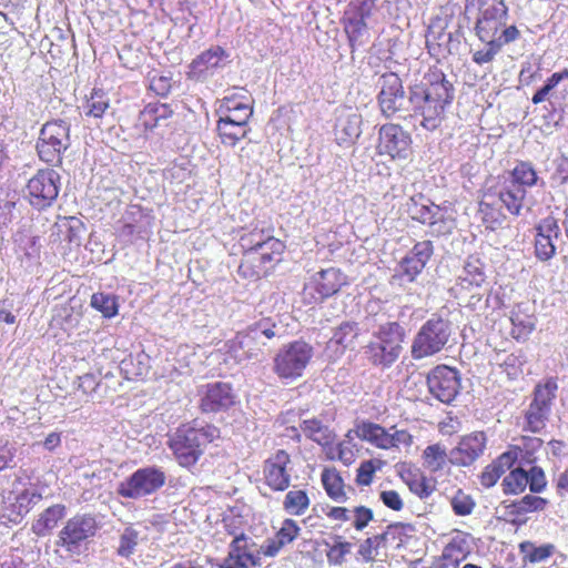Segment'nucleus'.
<instances>
[{"mask_svg": "<svg viewBox=\"0 0 568 568\" xmlns=\"http://www.w3.org/2000/svg\"><path fill=\"white\" fill-rule=\"evenodd\" d=\"M527 479L529 480L528 487L531 493H541L547 485L546 476L542 468L538 466H531L526 470Z\"/></svg>", "mask_w": 568, "mask_h": 568, "instance_id": "58", "label": "nucleus"}, {"mask_svg": "<svg viewBox=\"0 0 568 568\" xmlns=\"http://www.w3.org/2000/svg\"><path fill=\"white\" fill-rule=\"evenodd\" d=\"M463 288L480 287L486 281L484 263L479 257L470 255L466 260L463 271L458 276Z\"/></svg>", "mask_w": 568, "mask_h": 568, "instance_id": "30", "label": "nucleus"}, {"mask_svg": "<svg viewBox=\"0 0 568 568\" xmlns=\"http://www.w3.org/2000/svg\"><path fill=\"white\" fill-rule=\"evenodd\" d=\"M465 559L460 547L449 544L443 550L442 556L435 560L430 568H457Z\"/></svg>", "mask_w": 568, "mask_h": 568, "instance_id": "45", "label": "nucleus"}, {"mask_svg": "<svg viewBox=\"0 0 568 568\" xmlns=\"http://www.w3.org/2000/svg\"><path fill=\"white\" fill-rule=\"evenodd\" d=\"M71 145L70 123L58 119L45 122L37 140L39 159L50 165L62 163L63 154Z\"/></svg>", "mask_w": 568, "mask_h": 568, "instance_id": "7", "label": "nucleus"}, {"mask_svg": "<svg viewBox=\"0 0 568 568\" xmlns=\"http://www.w3.org/2000/svg\"><path fill=\"white\" fill-rule=\"evenodd\" d=\"M479 213L486 227L493 231L501 226L505 221V215L496 207L495 203L481 201L479 203Z\"/></svg>", "mask_w": 568, "mask_h": 568, "instance_id": "46", "label": "nucleus"}, {"mask_svg": "<svg viewBox=\"0 0 568 568\" xmlns=\"http://www.w3.org/2000/svg\"><path fill=\"white\" fill-rule=\"evenodd\" d=\"M216 131L223 145L234 148L239 141L246 138L250 126L234 120L219 119Z\"/></svg>", "mask_w": 568, "mask_h": 568, "instance_id": "31", "label": "nucleus"}, {"mask_svg": "<svg viewBox=\"0 0 568 568\" xmlns=\"http://www.w3.org/2000/svg\"><path fill=\"white\" fill-rule=\"evenodd\" d=\"M527 191L505 178L498 191V201L514 215H519Z\"/></svg>", "mask_w": 568, "mask_h": 568, "instance_id": "29", "label": "nucleus"}, {"mask_svg": "<svg viewBox=\"0 0 568 568\" xmlns=\"http://www.w3.org/2000/svg\"><path fill=\"white\" fill-rule=\"evenodd\" d=\"M335 539L336 542L329 547L326 557L331 565L341 566L345 561V556L351 552L353 545L349 541H341V536H335Z\"/></svg>", "mask_w": 568, "mask_h": 568, "instance_id": "53", "label": "nucleus"}, {"mask_svg": "<svg viewBox=\"0 0 568 568\" xmlns=\"http://www.w3.org/2000/svg\"><path fill=\"white\" fill-rule=\"evenodd\" d=\"M536 256L541 261H548L556 252L552 240L545 237L542 234H536L535 239Z\"/></svg>", "mask_w": 568, "mask_h": 568, "instance_id": "60", "label": "nucleus"}, {"mask_svg": "<svg viewBox=\"0 0 568 568\" xmlns=\"http://www.w3.org/2000/svg\"><path fill=\"white\" fill-rule=\"evenodd\" d=\"M429 394L438 402L452 404L462 388L460 374L456 368L447 365H437L426 376Z\"/></svg>", "mask_w": 568, "mask_h": 568, "instance_id": "14", "label": "nucleus"}, {"mask_svg": "<svg viewBox=\"0 0 568 568\" xmlns=\"http://www.w3.org/2000/svg\"><path fill=\"white\" fill-rule=\"evenodd\" d=\"M434 245L432 241L417 242L413 248L400 260L394 278L400 283H413L423 272L432 255Z\"/></svg>", "mask_w": 568, "mask_h": 568, "instance_id": "18", "label": "nucleus"}, {"mask_svg": "<svg viewBox=\"0 0 568 568\" xmlns=\"http://www.w3.org/2000/svg\"><path fill=\"white\" fill-rule=\"evenodd\" d=\"M314 355L312 345L304 341H294L284 345L274 357L273 372L281 379L300 378Z\"/></svg>", "mask_w": 568, "mask_h": 568, "instance_id": "9", "label": "nucleus"}, {"mask_svg": "<svg viewBox=\"0 0 568 568\" xmlns=\"http://www.w3.org/2000/svg\"><path fill=\"white\" fill-rule=\"evenodd\" d=\"M220 437V429L211 424L204 426L183 425L179 427L168 440L179 465L194 466L204 453L205 447Z\"/></svg>", "mask_w": 568, "mask_h": 568, "instance_id": "5", "label": "nucleus"}, {"mask_svg": "<svg viewBox=\"0 0 568 568\" xmlns=\"http://www.w3.org/2000/svg\"><path fill=\"white\" fill-rule=\"evenodd\" d=\"M536 234H542L549 240L558 239L560 234L558 222L551 216L544 219L536 227Z\"/></svg>", "mask_w": 568, "mask_h": 568, "instance_id": "64", "label": "nucleus"}, {"mask_svg": "<svg viewBox=\"0 0 568 568\" xmlns=\"http://www.w3.org/2000/svg\"><path fill=\"white\" fill-rule=\"evenodd\" d=\"M172 109L164 103H148L140 112V122L146 130H152L161 125L162 121L172 115Z\"/></svg>", "mask_w": 568, "mask_h": 568, "instance_id": "35", "label": "nucleus"}, {"mask_svg": "<svg viewBox=\"0 0 568 568\" xmlns=\"http://www.w3.org/2000/svg\"><path fill=\"white\" fill-rule=\"evenodd\" d=\"M438 207L439 206L435 205L434 203L425 204L412 197L410 203L408 204V213L413 220L428 225L432 219L435 216L433 209Z\"/></svg>", "mask_w": 568, "mask_h": 568, "instance_id": "47", "label": "nucleus"}, {"mask_svg": "<svg viewBox=\"0 0 568 568\" xmlns=\"http://www.w3.org/2000/svg\"><path fill=\"white\" fill-rule=\"evenodd\" d=\"M166 481V474L159 466H144L138 468L116 488V493L124 498L140 499L159 491Z\"/></svg>", "mask_w": 568, "mask_h": 568, "instance_id": "10", "label": "nucleus"}, {"mask_svg": "<svg viewBox=\"0 0 568 568\" xmlns=\"http://www.w3.org/2000/svg\"><path fill=\"white\" fill-rule=\"evenodd\" d=\"M256 565L255 557L248 550V538L241 534L236 536L229 547V554L220 568H247Z\"/></svg>", "mask_w": 568, "mask_h": 568, "instance_id": "25", "label": "nucleus"}, {"mask_svg": "<svg viewBox=\"0 0 568 568\" xmlns=\"http://www.w3.org/2000/svg\"><path fill=\"white\" fill-rule=\"evenodd\" d=\"M241 244L245 248L243 262L239 271L247 275L248 263L256 262V251L258 248H270L273 252H284L285 245L282 241L275 239L271 230L254 229L241 237Z\"/></svg>", "mask_w": 568, "mask_h": 568, "instance_id": "19", "label": "nucleus"}, {"mask_svg": "<svg viewBox=\"0 0 568 568\" xmlns=\"http://www.w3.org/2000/svg\"><path fill=\"white\" fill-rule=\"evenodd\" d=\"M557 390L555 378H548L535 387L532 400L525 413L526 427L530 432L539 433L546 427Z\"/></svg>", "mask_w": 568, "mask_h": 568, "instance_id": "12", "label": "nucleus"}, {"mask_svg": "<svg viewBox=\"0 0 568 568\" xmlns=\"http://www.w3.org/2000/svg\"><path fill=\"white\" fill-rule=\"evenodd\" d=\"M387 540V532L369 537L361 542L358 548V555L362 556L364 561L369 562L374 560V550H376L382 544Z\"/></svg>", "mask_w": 568, "mask_h": 568, "instance_id": "55", "label": "nucleus"}, {"mask_svg": "<svg viewBox=\"0 0 568 568\" xmlns=\"http://www.w3.org/2000/svg\"><path fill=\"white\" fill-rule=\"evenodd\" d=\"M525 358L521 354H507L500 363L504 372L507 374L509 379H516L523 372L521 367L525 364Z\"/></svg>", "mask_w": 568, "mask_h": 568, "instance_id": "57", "label": "nucleus"}, {"mask_svg": "<svg viewBox=\"0 0 568 568\" xmlns=\"http://www.w3.org/2000/svg\"><path fill=\"white\" fill-rule=\"evenodd\" d=\"M486 440V435L483 432L464 436L458 445L450 449L449 463L463 467L473 465L484 454Z\"/></svg>", "mask_w": 568, "mask_h": 568, "instance_id": "22", "label": "nucleus"}, {"mask_svg": "<svg viewBox=\"0 0 568 568\" xmlns=\"http://www.w3.org/2000/svg\"><path fill=\"white\" fill-rule=\"evenodd\" d=\"M282 333V326L273 318H261L227 341V353L239 364L246 361L261 363L267 358L272 341Z\"/></svg>", "mask_w": 568, "mask_h": 568, "instance_id": "4", "label": "nucleus"}, {"mask_svg": "<svg viewBox=\"0 0 568 568\" xmlns=\"http://www.w3.org/2000/svg\"><path fill=\"white\" fill-rule=\"evenodd\" d=\"M352 516L354 517L353 526L356 530H363L374 518L373 510L365 506L354 507Z\"/></svg>", "mask_w": 568, "mask_h": 568, "instance_id": "63", "label": "nucleus"}, {"mask_svg": "<svg viewBox=\"0 0 568 568\" xmlns=\"http://www.w3.org/2000/svg\"><path fill=\"white\" fill-rule=\"evenodd\" d=\"M454 87L442 72L433 73L427 83L409 88L410 109L422 118L420 125L435 131L443 122L445 109L454 100Z\"/></svg>", "mask_w": 568, "mask_h": 568, "instance_id": "3", "label": "nucleus"}, {"mask_svg": "<svg viewBox=\"0 0 568 568\" xmlns=\"http://www.w3.org/2000/svg\"><path fill=\"white\" fill-rule=\"evenodd\" d=\"M376 0H352L345 12L368 19L375 9Z\"/></svg>", "mask_w": 568, "mask_h": 568, "instance_id": "59", "label": "nucleus"}, {"mask_svg": "<svg viewBox=\"0 0 568 568\" xmlns=\"http://www.w3.org/2000/svg\"><path fill=\"white\" fill-rule=\"evenodd\" d=\"M17 453V445L9 439H0V471L11 467V463Z\"/></svg>", "mask_w": 568, "mask_h": 568, "instance_id": "61", "label": "nucleus"}, {"mask_svg": "<svg viewBox=\"0 0 568 568\" xmlns=\"http://www.w3.org/2000/svg\"><path fill=\"white\" fill-rule=\"evenodd\" d=\"M60 180V174L53 169L39 170L27 184L30 204L37 210L51 206L58 197Z\"/></svg>", "mask_w": 568, "mask_h": 568, "instance_id": "13", "label": "nucleus"}, {"mask_svg": "<svg viewBox=\"0 0 568 568\" xmlns=\"http://www.w3.org/2000/svg\"><path fill=\"white\" fill-rule=\"evenodd\" d=\"M41 498L40 493L29 489H24L16 496L12 491L2 493L0 494V516L18 523Z\"/></svg>", "mask_w": 568, "mask_h": 568, "instance_id": "21", "label": "nucleus"}, {"mask_svg": "<svg viewBox=\"0 0 568 568\" xmlns=\"http://www.w3.org/2000/svg\"><path fill=\"white\" fill-rule=\"evenodd\" d=\"M475 505L476 504L474 499L462 490H458L450 500L452 509L457 516L470 515L475 508Z\"/></svg>", "mask_w": 568, "mask_h": 568, "instance_id": "56", "label": "nucleus"}, {"mask_svg": "<svg viewBox=\"0 0 568 568\" xmlns=\"http://www.w3.org/2000/svg\"><path fill=\"white\" fill-rule=\"evenodd\" d=\"M379 153L406 160L410 154V135L398 124H384L378 132Z\"/></svg>", "mask_w": 568, "mask_h": 568, "instance_id": "20", "label": "nucleus"}, {"mask_svg": "<svg viewBox=\"0 0 568 568\" xmlns=\"http://www.w3.org/2000/svg\"><path fill=\"white\" fill-rule=\"evenodd\" d=\"M230 62V53L220 45H212L196 55L189 65L187 78L205 82Z\"/></svg>", "mask_w": 568, "mask_h": 568, "instance_id": "17", "label": "nucleus"}, {"mask_svg": "<svg viewBox=\"0 0 568 568\" xmlns=\"http://www.w3.org/2000/svg\"><path fill=\"white\" fill-rule=\"evenodd\" d=\"M90 304L106 318L114 317L118 314V298L113 294L102 292L94 293L91 296Z\"/></svg>", "mask_w": 568, "mask_h": 568, "instance_id": "43", "label": "nucleus"}, {"mask_svg": "<svg viewBox=\"0 0 568 568\" xmlns=\"http://www.w3.org/2000/svg\"><path fill=\"white\" fill-rule=\"evenodd\" d=\"M16 195L0 191V227L8 226L14 219Z\"/></svg>", "mask_w": 568, "mask_h": 568, "instance_id": "54", "label": "nucleus"}, {"mask_svg": "<svg viewBox=\"0 0 568 568\" xmlns=\"http://www.w3.org/2000/svg\"><path fill=\"white\" fill-rule=\"evenodd\" d=\"M435 216L429 222V227L433 234L447 235L456 227L455 217L446 209H433Z\"/></svg>", "mask_w": 568, "mask_h": 568, "instance_id": "42", "label": "nucleus"}, {"mask_svg": "<svg viewBox=\"0 0 568 568\" xmlns=\"http://www.w3.org/2000/svg\"><path fill=\"white\" fill-rule=\"evenodd\" d=\"M199 409L203 414H219L231 409L237 395L230 383L212 382L197 388Z\"/></svg>", "mask_w": 568, "mask_h": 568, "instance_id": "15", "label": "nucleus"}, {"mask_svg": "<svg viewBox=\"0 0 568 568\" xmlns=\"http://www.w3.org/2000/svg\"><path fill=\"white\" fill-rule=\"evenodd\" d=\"M526 469L523 464L510 470V473L503 479V490L505 494L518 495L525 491L529 480L527 479Z\"/></svg>", "mask_w": 568, "mask_h": 568, "instance_id": "40", "label": "nucleus"}, {"mask_svg": "<svg viewBox=\"0 0 568 568\" xmlns=\"http://www.w3.org/2000/svg\"><path fill=\"white\" fill-rule=\"evenodd\" d=\"M554 171L550 174V185L561 187L568 183V158L565 154L552 160Z\"/></svg>", "mask_w": 568, "mask_h": 568, "instance_id": "51", "label": "nucleus"}, {"mask_svg": "<svg viewBox=\"0 0 568 568\" xmlns=\"http://www.w3.org/2000/svg\"><path fill=\"white\" fill-rule=\"evenodd\" d=\"M359 334L358 324L355 322H343L334 329L333 336L327 342L326 352L339 356L347 348L353 346Z\"/></svg>", "mask_w": 568, "mask_h": 568, "instance_id": "26", "label": "nucleus"}, {"mask_svg": "<svg viewBox=\"0 0 568 568\" xmlns=\"http://www.w3.org/2000/svg\"><path fill=\"white\" fill-rule=\"evenodd\" d=\"M346 284L347 278L338 268L322 270L304 286V300L310 304L323 302L338 293Z\"/></svg>", "mask_w": 568, "mask_h": 568, "instance_id": "16", "label": "nucleus"}, {"mask_svg": "<svg viewBox=\"0 0 568 568\" xmlns=\"http://www.w3.org/2000/svg\"><path fill=\"white\" fill-rule=\"evenodd\" d=\"M310 500L304 490H291L284 500L285 509L293 515H302L308 507Z\"/></svg>", "mask_w": 568, "mask_h": 568, "instance_id": "49", "label": "nucleus"}, {"mask_svg": "<svg viewBox=\"0 0 568 568\" xmlns=\"http://www.w3.org/2000/svg\"><path fill=\"white\" fill-rule=\"evenodd\" d=\"M547 505V500L535 496V495H526L521 499L513 501L505 506L506 516L510 517V521L513 523H525V516L528 513L542 510Z\"/></svg>", "mask_w": 568, "mask_h": 568, "instance_id": "27", "label": "nucleus"}, {"mask_svg": "<svg viewBox=\"0 0 568 568\" xmlns=\"http://www.w3.org/2000/svg\"><path fill=\"white\" fill-rule=\"evenodd\" d=\"M300 528L293 519H286L276 535L277 541L283 546L292 542L298 535Z\"/></svg>", "mask_w": 568, "mask_h": 568, "instance_id": "62", "label": "nucleus"}, {"mask_svg": "<svg viewBox=\"0 0 568 568\" xmlns=\"http://www.w3.org/2000/svg\"><path fill=\"white\" fill-rule=\"evenodd\" d=\"M367 19L348 14H344V29L348 37L349 43L354 47L355 43H362L363 37L367 33Z\"/></svg>", "mask_w": 568, "mask_h": 568, "instance_id": "41", "label": "nucleus"}, {"mask_svg": "<svg viewBox=\"0 0 568 568\" xmlns=\"http://www.w3.org/2000/svg\"><path fill=\"white\" fill-rule=\"evenodd\" d=\"M140 532L133 527H125L119 538V546L116 548L118 556L122 558H129L134 554L136 546L139 545Z\"/></svg>", "mask_w": 568, "mask_h": 568, "instance_id": "44", "label": "nucleus"}, {"mask_svg": "<svg viewBox=\"0 0 568 568\" xmlns=\"http://www.w3.org/2000/svg\"><path fill=\"white\" fill-rule=\"evenodd\" d=\"M355 433L358 438L369 442L378 448H392L390 433L377 424L363 423L357 426Z\"/></svg>", "mask_w": 568, "mask_h": 568, "instance_id": "34", "label": "nucleus"}, {"mask_svg": "<svg viewBox=\"0 0 568 568\" xmlns=\"http://www.w3.org/2000/svg\"><path fill=\"white\" fill-rule=\"evenodd\" d=\"M465 16L474 19L475 34L484 43L471 54L478 65L493 62L504 45L520 37L517 27L508 23L509 8L505 0H466Z\"/></svg>", "mask_w": 568, "mask_h": 568, "instance_id": "1", "label": "nucleus"}, {"mask_svg": "<svg viewBox=\"0 0 568 568\" xmlns=\"http://www.w3.org/2000/svg\"><path fill=\"white\" fill-rule=\"evenodd\" d=\"M365 313L363 325L366 331H373L375 339L365 346L364 354L374 366L388 368L404 349L406 329L398 322L389 321L379 302H368Z\"/></svg>", "mask_w": 568, "mask_h": 568, "instance_id": "2", "label": "nucleus"}, {"mask_svg": "<svg viewBox=\"0 0 568 568\" xmlns=\"http://www.w3.org/2000/svg\"><path fill=\"white\" fill-rule=\"evenodd\" d=\"M542 446V440L538 437H524L521 444L516 446L521 464H532L536 460L535 453Z\"/></svg>", "mask_w": 568, "mask_h": 568, "instance_id": "48", "label": "nucleus"}, {"mask_svg": "<svg viewBox=\"0 0 568 568\" xmlns=\"http://www.w3.org/2000/svg\"><path fill=\"white\" fill-rule=\"evenodd\" d=\"M424 465L430 473L443 470L449 463V453L439 445L427 446L423 452Z\"/></svg>", "mask_w": 568, "mask_h": 568, "instance_id": "37", "label": "nucleus"}, {"mask_svg": "<svg viewBox=\"0 0 568 568\" xmlns=\"http://www.w3.org/2000/svg\"><path fill=\"white\" fill-rule=\"evenodd\" d=\"M282 253L283 252H273L270 248H258L256 251V262L248 263V266L253 267L251 276H260L261 273H265L267 271V265L273 261H278V256Z\"/></svg>", "mask_w": 568, "mask_h": 568, "instance_id": "50", "label": "nucleus"}, {"mask_svg": "<svg viewBox=\"0 0 568 568\" xmlns=\"http://www.w3.org/2000/svg\"><path fill=\"white\" fill-rule=\"evenodd\" d=\"M322 483L327 495L336 503H345L347 495L344 481L336 470L325 469L322 474Z\"/></svg>", "mask_w": 568, "mask_h": 568, "instance_id": "38", "label": "nucleus"}, {"mask_svg": "<svg viewBox=\"0 0 568 568\" xmlns=\"http://www.w3.org/2000/svg\"><path fill=\"white\" fill-rule=\"evenodd\" d=\"M399 476L409 490L420 499L429 497L435 490V486L418 469L404 468Z\"/></svg>", "mask_w": 568, "mask_h": 568, "instance_id": "32", "label": "nucleus"}, {"mask_svg": "<svg viewBox=\"0 0 568 568\" xmlns=\"http://www.w3.org/2000/svg\"><path fill=\"white\" fill-rule=\"evenodd\" d=\"M518 186H524V190L537 184L538 175L530 162L521 161L509 172L507 178Z\"/></svg>", "mask_w": 568, "mask_h": 568, "instance_id": "39", "label": "nucleus"}, {"mask_svg": "<svg viewBox=\"0 0 568 568\" xmlns=\"http://www.w3.org/2000/svg\"><path fill=\"white\" fill-rule=\"evenodd\" d=\"M301 429L306 437L322 446L328 445L333 440L328 426L316 418L303 420Z\"/></svg>", "mask_w": 568, "mask_h": 568, "instance_id": "36", "label": "nucleus"}, {"mask_svg": "<svg viewBox=\"0 0 568 568\" xmlns=\"http://www.w3.org/2000/svg\"><path fill=\"white\" fill-rule=\"evenodd\" d=\"M67 508L62 504H55L44 509L32 524V532L38 537H45L65 517Z\"/></svg>", "mask_w": 568, "mask_h": 568, "instance_id": "28", "label": "nucleus"}, {"mask_svg": "<svg viewBox=\"0 0 568 568\" xmlns=\"http://www.w3.org/2000/svg\"><path fill=\"white\" fill-rule=\"evenodd\" d=\"M87 115L101 118L109 108V99L102 91H93L87 101Z\"/></svg>", "mask_w": 568, "mask_h": 568, "instance_id": "52", "label": "nucleus"}, {"mask_svg": "<svg viewBox=\"0 0 568 568\" xmlns=\"http://www.w3.org/2000/svg\"><path fill=\"white\" fill-rule=\"evenodd\" d=\"M290 455L283 449L277 450L273 457L265 462V480L273 490L283 491L290 486L291 476L286 471Z\"/></svg>", "mask_w": 568, "mask_h": 568, "instance_id": "24", "label": "nucleus"}, {"mask_svg": "<svg viewBox=\"0 0 568 568\" xmlns=\"http://www.w3.org/2000/svg\"><path fill=\"white\" fill-rule=\"evenodd\" d=\"M377 85L379 87L377 102L385 118L389 119L399 112L409 111V94L406 95L403 81L397 73H383L378 79Z\"/></svg>", "mask_w": 568, "mask_h": 568, "instance_id": "11", "label": "nucleus"}, {"mask_svg": "<svg viewBox=\"0 0 568 568\" xmlns=\"http://www.w3.org/2000/svg\"><path fill=\"white\" fill-rule=\"evenodd\" d=\"M453 33L444 30L435 31L429 29L426 34V47L430 55L436 59L446 58L453 52Z\"/></svg>", "mask_w": 568, "mask_h": 568, "instance_id": "33", "label": "nucleus"}, {"mask_svg": "<svg viewBox=\"0 0 568 568\" xmlns=\"http://www.w3.org/2000/svg\"><path fill=\"white\" fill-rule=\"evenodd\" d=\"M453 333L452 323L440 316L433 315L415 334L410 355L419 361L433 356L445 348Z\"/></svg>", "mask_w": 568, "mask_h": 568, "instance_id": "6", "label": "nucleus"}, {"mask_svg": "<svg viewBox=\"0 0 568 568\" xmlns=\"http://www.w3.org/2000/svg\"><path fill=\"white\" fill-rule=\"evenodd\" d=\"M98 529L99 523L94 515H74L68 519L60 530L55 545L72 556H80L88 550V546Z\"/></svg>", "mask_w": 568, "mask_h": 568, "instance_id": "8", "label": "nucleus"}, {"mask_svg": "<svg viewBox=\"0 0 568 568\" xmlns=\"http://www.w3.org/2000/svg\"><path fill=\"white\" fill-rule=\"evenodd\" d=\"M362 115L352 108L338 109L334 125L337 144L346 146L354 144L362 133Z\"/></svg>", "mask_w": 568, "mask_h": 568, "instance_id": "23", "label": "nucleus"}]
</instances>
